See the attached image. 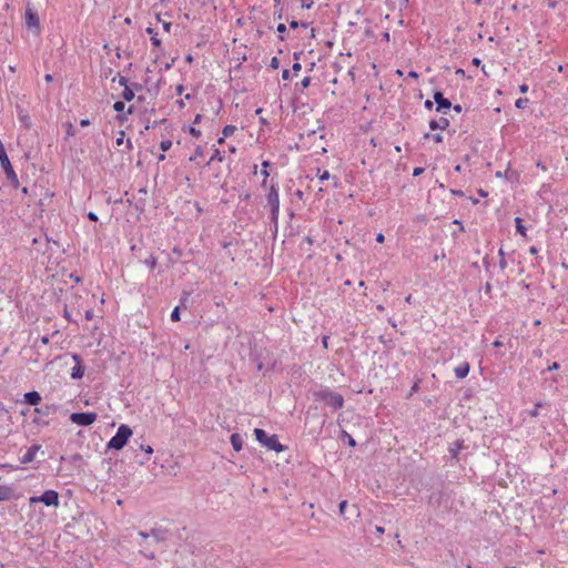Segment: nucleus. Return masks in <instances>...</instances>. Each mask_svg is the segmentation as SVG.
I'll list each match as a JSON object with an SVG mask.
<instances>
[{
	"instance_id": "38",
	"label": "nucleus",
	"mask_w": 568,
	"mask_h": 568,
	"mask_svg": "<svg viewBox=\"0 0 568 568\" xmlns=\"http://www.w3.org/2000/svg\"><path fill=\"white\" fill-rule=\"evenodd\" d=\"M343 434H344V436H346L348 438V445L354 447L356 445L355 439L351 435H348L346 432H343Z\"/></svg>"
},
{
	"instance_id": "23",
	"label": "nucleus",
	"mask_w": 568,
	"mask_h": 568,
	"mask_svg": "<svg viewBox=\"0 0 568 568\" xmlns=\"http://www.w3.org/2000/svg\"><path fill=\"white\" fill-rule=\"evenodd\" d=\"M235 131H236V126H234V125H226V126H224L222 133H223L224 136L227 138V136H231Z\"/></svg>"
},
{
	"instance_id": "54",
	"label": "nucleus",
	"mask_w": 568,
	"mask_h": 568,
	"mask_svg": "<svg viewBox=\"0 0 568 568\" xmlns=\"http://www.w3.org/2000/svg\"><path fill=\"white\" fill-rule=\"evenodd\" d=\"M80 125H81V126H88V125H90V120H88V119H83V120H81V121H80Z\"/></svg>"
},
{
	"instance_id": "24",
	"label": "nucleus",
	"mask_w": 568,
	"mask_h": 568,
	"mask_svg": "<svg viewBox=\"0 0 568 568\" xmlns=\"http://www.w3.org/2000/svg\"><path fill=\"white\" fill-rule=\"evenodd\" d=\"M202 156H203V149H202V146H197L194 151V154L190 158V161H195Z\"/></svg>"
},
{
	"instance_id": "47",
	"label": "nucleus",
	"mask_w": 568,
	"mask_h": 568,
	"mask_svg": "<svg viewBox=\"0 0 568 568\" xmlns=\"http://www.w3.org/2000/svg\"><path fill=\"white\" fill-rule=\"evenodd\" d=\"M92 317H93V311H92V310H88V311L85 312V318H87L88 321H90V320H92Z\"/></svg>"
},
{
	"instance_id": "6",
	"label": "nucleus",
	"mask_w": 568,
	"mask_h": 568,
	"mask_svg": "<svg viewBox=\"0 0 568 568\" xmlns=\"http://www.w3.org/2000/svg\"><path fill=\"white\" fill-rule=\"evenodd\" d=\"M98 418V415L95 413H72L70 415V420L73 424L80 425V426H89L93 424Z\"/></svg>"
},
{
	"instance_id": "46",
	"label": "nucleus",
	"mask_w": 568,
	"mask_h": 568,
	"mask_svg": "<svg viewBox=\"0 0 568 568\" xmlns=\"http://www.w3.org/2000/svg\"><path fill=\"white\" fill-rule=\"evenodd\" d=\"M88 217L91 221H94V222L98 221V215L95 213H93V212H89L88 213Z\"/></svg>"
},
{
	"instance_id": "4",
	"label": "nucleus",
	"mask_w": 568,
	"mask_h": 568,
	"mask_svg": "<svg viewBox=\"0 0 568 568\" xmlns=\"http://www.w3.org/2000/svg\"><path fill=\"white\" fill-rule=\"evenodd\" d=\"M266 199H267V203L271 207V220L274 223H277L278 214H280V196H278V192H277V189L275 187V185H272L270 187V192H268Z\"/></svg>"
},
{
	"instance_id": "58",
	"label": "nucleus",
	"mask_w": 568,
	"mask_h": 568,
	"mask_svg": "<svg viewBox=\"0 0 568 568\" xmlns=\"http://www.w3.org/2000/svg\"><path fill=\"white\" fill-rule=\"evenodd\" d=\"M41 342H42V344L47 345L49 343V337L48 336H43L41 338Z\"/></svg>"
},
{
	"instance_id": "18",
	"label": "nucleus",
	"mask_w": 568,
	"mask_h": 568,
	"mask_svg": "<svg viewBox=\"0 0 568 568\" xmlns=\"http://www.w3.org/2000/svg\"><path fill=\"white\" fill-rule=\"evenodd\" d=\"M122 97L125 101H131L134 98V91L130 87H126L122 92Z\"/></svg>"
},
{
	"instance_id": "22",
	"label": "nucleus",
	"mask_w": 568,
	"mask_h": 568,
	"mask_svg": "<svg viewBox=\"0 0 568 568\" xmlns=\"http://www.w3.org/2000/svg\"><path fill=\"white\" fill-rule=\"evenodd\" d=\"M515 222H516L517 232L520 233L523 236H526V230H525L524 225L521 224V219L516 217Z\"/></svg>"
},
{
	"instance_id": "21",
	"label": "nucleus",
	"mask_w": 568,
	"mask_h": 568,
	"mask_svg": "<svg viewBox=\"0 0 568 568\" xmlns=\"http://www.w3.org/2000/svg\"><path fill=\"white\" fill-rule=\"evenodd\" d=\"M462 449V443L455 442L454 445L449 448V452L454 458H457L458 452Z\"/></svg>"
},
{
	"instance_id": "10",
	"label": "nucleus",
	"mask_w": 568,
	"mask_h": 568,
	"mask_svg": "<svg viewBox=\"0 0 568 568\" xmlns=\"http://www.w3.org/2000/svg\"><path fill=\"white\" fill-rule=\"evenodd\" d=\"M434 100L437 103V111L443 109H450L452 103L448 99L444 98L442 92H435Z\"/></svg>"
},
{
	"instance_id": "63",
	"label": "nucleus",
	"mask_w": 568,
	"mask_h": 568,
	"mask_svg": "<svg viewBox=\"0 0 568 568\" xmlns=\"http://www.w3.org/2000/svg\"><path fill=\"white\" fill-rule=\"evenodd\" d=\"M44 79H45L47 82H51L52 81V75L51 74H47L44 77Z\"/></svg>"
},
{
	"instance_id": "55",
	"label": "nucleus",
	"mask_w": 568,
	"mask_h": 568,
	"mask_svg": "<svg viewBox=\"0 0 568 568\" xmlns=\"http://www.w3.org/2000/svg\"><path fill=\"white\" fill-rule=\"evenodd\" d=\"M282 78L284 80H287L290 78V71L288 70H284L283 73H282Z\"/></svg>"
},
{
	"instance_id": "28",
	"label": "nucleus",
	"mask_w": 568,
	"mask_h": 568,
	"mask_svg": "<svg viewBox=\"0 0 568 568\" xmlns=\"http://www.w3.org/2000/svg\"><path fill=\"white\" fill-rule=\"evenodd\" d=\"M171 320H172L173 322H176V321H179V320H180V307H179V306H176V307L172 311V313H171Z\"/></svg>"
},
{
	"instance_id": "42",
	"label": "nucleus",
	"mask_w": 568,
	"mask_h": 568,
	"mask_svg": "<svg viewBox=\"0 0 568 568\" xmlns=\"http://www.w3.org/2000/svg\"><path fill=\"white\" fill-rule=\"evenodd\" d=\"M123 140H124V132L121 131L120 136L115 141L116 145H121L123 143Z\"/></svg>"
},
{
	"instance_id": "30",
	"label": "nucleus",
	"mask_w": 568,
	"mask_h": 568,
	"mask_svg": "<svg viewBox=\"0 0 568 568\" xmlns=\"http://www.w3.org/2000/svg\"><path fill=\"white\" fill-rule=\"evenodd\" d=\"M125 108V104L124 102L122 101H116L114 104H113V109L116 111V112H122Z\"/></svg>"
},
{
	"instance_id": "3",
	"label": "nucleus",
	"mask_w": 568,
	"mask_h": 568,
	"mask_svg": "<svg viewBox=\"0 0 568 568\" xmlns=\"http://www.w3.org/2000/svg\"><path fill=\"white\" fill-rule=\"evenodd\" d=\"M255 438L263 446L267 447L271 450H275L276 453L283 452L284 446L278 442L276 435H267L263 429L255 428L254 429Z\"/></svg>"
},
{
	"instance_id": "15",
	"label": "nucleus",
	"mask_w": 568,
	"mask_h": 568,
	"mask_svg": "<svg viewBox=\"0 0 568 568\" xmlns=\"http://www.w3.org/2000/svg\"><path fill=\"white\" fill-rule=\"evenodd\" d=\"M231 444H232V447L236 452H240L242 449V445H243V440H242L241 435L240 434H232L231 435Z\"/></svg>"
},
{
	"instance_id": "9",
	"label": "nucleus",
	"mask_w": 568,
	"mask_h": 568,
	"mask_svg": "<svg viewBox=\"0 0 568 568\" xmlns=\"http://www.w3.org/2000/svg\"><path fill=\"white\" fill-rule=\"evenodd\" d=\"M41 448L40 445H32L28 448L21 458L22 464H29L34 460L37 452Z\"/></svg>"
},
{
	"instance_id": "41",
	"label": "nucleus",
	"mask_w": 568,
	"mask_h": 568,
	"mask_svg": "<svg viewBox=\"0 0 568 568\" xmlns=\"http://www.w3.org/2000/svg\"><path fill=\"white\" fill-rule=\"evenodd\" d=\"M285 31H286V26H285L284 23H280V24L277 26V32H278L280 34H283Z\"/></svg>"
},
{
	"instance_id": "39",
	"label": "nucleus",
	"mask_w": 568,
	"mask_h": 568,
	"mask_svg": "<svg viewBox=\"0 0 568 568\" xmlns=\"http://www.w3.org/2000/svg\"><path fill=\"white\" fill-rule=\"evenodd\" d=\"M129 80L125 77H119V84L126 88Z\"/></svg>"
},
{
	"instance_id": "60",
	"label": "nucleus",
	"mask_w": 568,
	"mask_h": 568,
	"mask_svg": "<svg viewBox=\"0 0 568 568\" xmlns=\"http://www.w3.org/2000/svg\"><path fill=\"white\" fill-rule=\"evenodd\" d=\"M473 64L479 65L480 64V60L478 58H474L473 59Z\"/></svg>"
},
{
	"instance_id": "52",
	"label": "nucleus",
	"mask_w": 568,
	"mask_h": 568,
	"mask_svg": "<svg viewBox=\"0 0 568 568\" xmlns=\"http://www.w3.org/2000/svg\"><path fill=\"white\" fill-rule=\"evenodd\" d=\"M559 368V364L558 363H552L549 367H548V371H556Z\"/></svg>"
},
{
	"instance_id": "48",
	"label": "nucleus",
	"mask_w": 568,
	"mask_h": 568,
	"mask_svg": "<svg viewBox=\"0 0 568 568\" xmlns=\"http://www.w3.org/2000/svg\"><path fill=\"white\" fill-rule=\"evenodd\" d=\"M301 69H302V65H301L298 62H296V63H294V64H293V71H294L295 73H297Z\"/></svg>"
},
{
	"instance_id": "53",
	"label": "nucleus",
	"mask_w": 568,
	"mask_h": 568,
	"mask_svg": "<svg viewBox=\"0 0 568 568\" xmlns=\"http://www.w3.org/2000/svg\"><path fill=\"white\" fill-rule=\"evenodd\" d=\"M171 22H163V29L166 31V32H170L171 30Z\"/></svg>"
},
{
	"instance_id": "12",
	"label": "nucleus",
	"mask_w": 568,
	"mask_h": 568,
	"mask_svg": "<svg viewBox=\"0 0 568 568\" xmlns=\"http://www.w3.org/2000/svg\"><path fill=\"white\" fill-rule=\"evenodd\" d=\"M470 366L467 362L462 363L455 367V375L457 378H465L469 373Z\"/></svg>"
},
{
	"instance_id": "16",
	"label": "nucleus",
	"mask_w": 568,
	"mask_h": 568,
	"mask_svg": "<svg viewBox=\"0 0 568 568\" xmlns=\"http://www.w3.org/2000/svg\"><path fill=\"white\" fill-rule=\"evenodd\" d=\"M11 496H12V489L10 487L0 485V501L8 500L11 498Z\"/></svg>"
},
{
	"instance_id": "45",
	"label": "nucleus",
	"mask_w": 568,
	"mask_h": 568,
	"mask_svg": "<svg viewBox=\"0 0 568 568\" xmlns=\"http://www.w3.org/2000/svg\"><path fill=\"white\" fill-rule=\"evenodd\" d=\"M499 266L501 270H505L507 267V261L505 257H501L499 261Z\"/></svg>"
},
{
	"instance_id": "17",
	"label": "nucleus",
	"mask_w": 568,
	"mask_h": 568,
	"mask_svg": "<svg viewBox=\"0 0 568 568\" xmlns=\"http://www.w3.org/2000/svg\"><path fill=\"white\" fill-rule=\"evenodd\" d=\"M19 120L24 125V128L29 129L31 126L30 116L23 111L19 112Z\"/></svg>"
},
{
	"instance_id": "37",
	"label": "nucleus",
	"mask_w": 568,
	"mask_h": 568,
	"mask_svg": "<svg viewBox=\"0 0 568 568\" xmlns=\"http://www.w3.org/2000/svg\"><path fill=\"white\" fill-rule=\"evenodd\" d=\"M141 552H142L146 558H149V559H154V558H155L154 552H153V551L148 552L145 547H144V549H143V550H141Z\"/></svg>"
},
{
	"instance_id": "5",
	"label": "nucleus",
	"mask_w": 568,
	"mask_h": 568,
	"mask_svg": "<svg viewBox=\"0 0 568 568\" xmlns=\"http://www.w3.org/2000/svg\"><path fill=\"white\" fill-rule=\"evenodd\" d=\"M30 504L43 503L45 506H59V494L55 490H45L39 497H30Z\"/></svg>"
},
{
	"instance_id": "43",
	"label": "nucleus",
	"mask_w": 568,
	"mask_h": 568,
	"mask_svg": "<svg viewBox=\"0 0 568 568\" xmlns=\"http://www.w3.org/2000/svg\"><path fill=\"white\" fill-rule=\"evenodd\" d=\"M311 83V79L308 77L304 78L301 82L303 88H307Z\"/></svg>"
},
{
	"instance_id": "56",
	"label": "nucleus",
	"mask_w": 568,
	"mask_h": 568,
	"mask_svg": "<svg viewBox=\"0 0 568 568\" xmlns=\"http://www.w3.org/2000/svg\"><path fill=\"white\" fill-rule=\"evenodd\" d=\"M68 135H74V130H73L72 124L68 125Z\"/></svg>"
},
{
	"instance_id": "1",
	"label": "nucleus",
	"mask_w": 568,
	"mask_h": 568,
	"mask_svg": "<svg viewBox=\"0 0 568 568\" xmlns=\"http://www.w3.org/2000/svg\"><path fill=\"white\" fill-rule=\"evenodd\" d=\"M313 397L315 400L323 402L334 410L342 408L344 405V397L339 393L333 392L328 388L314 390Z\"/></svg>"
},
{
	"instance_id": "25",
	"label": "nucleus",
	"mask_w": 568,
	"mask_h": 568,
	"mask_svg": "<svg viewBox=\"0 0 568 568\" xmlns=\"http://www.w3.org/2000/svg\"><path fill=\"white\" fill-rule=\"evenodd\" d=\"M317 176L321 181H326L331 178V174L327 170H324V171L318 170Z\"/></svg>"
},
{
	"instance_id": "51",
	"label": "nucleus",
	"mask_w": 568,
	"mask_h": 568,
	"mask_svg": "<svg viewBox=\"0 0 568 568\" xmlns=\"http://www.w3.org/2000/svg\"><path fill=\"white\" fill-rule=\"evenodd\" d=\"M519 91H520L521 93H526V92H528V85H527V84H521V85H519Z\"/></svg>"
},
{
	"instance_id": "33",
	"label": "nucleus",
	"mask_w": 568,
	"mask_h": 568,
	"mask_svg": "<svg viewBox=\"0 0 568 568\" xmlns=\"http://www.w3.org/2000/svg\"><path fill=\"white\" fill-rule=\"evenodd\" d=\"M346 507H347V500H343L339 503L338 510L342 516L345 514Z\"/></svg>"
},
{
	"instance_id": "62",
	"label": "nucleus",
	"mask_w": 568,
	"mask_h": 568,
	"mask_svg": "<svg viewBox=\"0 0 568 568\" xmlns=\"http://www.w3.org/2000/svg\"><path fill=\"white\" fill-rule=\"evenodd\" d=\"M201 118H202V115H201V114H197V115L195 116V119H194V123H195V124H196V123H200Z\"/></svg>"
},
{
	"instance_id": "35",
	"label": "nucleus",
	"mask_w": 568,
	"mask_h": 568,
	"mask_svg": "<svg viewBox=\"0 0 568 568\" xmlns=\"http://www.w3.org/2000/svg\"><path fill=\"white\" fill-rule=\"evenodd\" d=\"M300 26H302V27H304V28H306V27H307V24H306V23H304V22L300 23V22H297V21H291V23H290V27H291L292 29H296V28H298Z\"/></svg>"
},
{
	"instance_id": "64",
	"label": "nucleus",
	"mask_w": 568,
	"mask_h": 568,
	"mask_svg": "<svg viewBox=\"0 0 568 568\" xmlns=\"http://www.w3.org/2000/svg\"><path fill=\"white\" fill-rule=\"evenodd\" d=\"M164 159H165L164 152H163V153H161V154L158 156V160H159V161H164Z\"/></svg>"
},
{
	"instance_id": "29",
	"label": "nucleus",
	"mask_w": 568,
	"mask_h": 568,
	"mask_svg": "<svg viewBox=\"0 0 568 568\" xmlns=\"http://www.w3.org/2000/svg\"><path fill=\"white\" fill-rule=\"evenodd\" d=\"M425 138H432L436 143H440L443 141V136L439 133L430 135L429 133L425 134Z\"/></svg>"
},
{
	"instance_id": "26",
	"label": "nucleus",
	"mask_w": 568,
	"mask_h": 568,
	"mask_svg": "<svg viewBox=\"0 0 568 568\" xmlns=\"http://www.w3.org/2000/svg\"><path fill=\"white\" fill-rule=\"evenodd\" d=\"M171 146H172V142L170 140H163L160 143V149L162 150V152H166Z\"/></svg>"
},
{
	"instance_id": "32",
	"label": "nucleus",
	"mask_w": 568,
	"mask_h": 568,
	"mask_svg": "<svg viewBox=\"0 0 568 568\" xmlns=\"http://www.w3.org/2000/svg\"><path fill=\"white\" fill-rule=\"evenodd\" d=\"M151 42L155 48L161 47V40L158 38V34L151 37Z\"/></svg>"
},
{
	"instance_id": "2",
	"label": "nucleus",
	"mask_w": 568,
	"mask_h": 568,
	"mask_svg": "<svg viewBox=\"0 0 568 568\" xmlns=\"http://www.w3.org/2000/svg\"><path fill=\"white\" fill-rule=\"evenodd\" d=\"M131 436L132 429L128 425L122 424L118 428L116 434L109 440L108 448L116 450L122 449Z\"/></svg>"
},
{
	"instance_id": "59",
	"label": "nucleus",
	"mask_w": 568,
	"mask_h": 568,
	"mask_svg": "<svg viewBox=\"0 0 568 568\" xmlns=\"http://www.w3.org/2000/svg\"><path fill=\"white\" fill-rule=\"evenodd\" d=\"M493 345H494L495 347H500V346H503V343H501L500 341H498V339H497V341H495V342L493 343Z\"/></svg>"
},
{
	"instance_id": "57",
	"label": "nucleus",
	"mask_w": 568,
	"mask_h": 568,
	"mask_svg": "<svg viewBox=\"0 0 568 568\" xmlns=\"http://www.w3.org/2000/svg\"><path fill=\"white\" fill-rule=\"evenodd\" d=\"M425 108H426V109H428V110H430V109L433 108V102H432L430 100H427V101L425 102Z\"/></svg>"
},
{
	"instance_id": "8",
	"label": "nucleus",
	"mask_w": 568,
	"mask_h": 568,
	"mask_svg": "<svg viewBox=\"0 0 568 568\" xmlns=\"http://www.w3.org/2000/svg\"><path fill=\"white\" fill-rule=\"evenodd\" d=\"M139 536L148 539L149 537H152L155 542H161L166 539V532L162 529H152L149 534L144 531H140Z\"/></svg>"
},
{
	"instance_id": "13",
	"label": "nucleus",
	"mask_w": 568,
	"mask_h": 568,
	"mask_svg": "<svg viewBox=\"0 0 568 568\" xmlns=\"http://www.w3.org/2000/svg\"><path fill=\"white\" fill-rule=\"evenodd\" d=\"M24 400L29 405H33L34 406V405H38L41 402V396L36 390L29 392V393L24 394Z\"/></svg>"
},
{
	"instance_id": "20",
	"label": "nucleus",
	"mask_w": 568,
	"mask_h": 568,
	"mask_svg": "<svg viewBox=\"0 0 568 568\" xmlns=\"http://www.w3.org/2000/svg\"><path fill=\"white\" fill-rule=\"evenodd\" d=\"M268 165H270V162H268V161H264V162L262 163V168H263V170H262V175L264 176V180H263V182H262V185H263V186H265V185H266V179H267V176L270 175V173H268V171H267Z\"/></svg>"
},
{
	"instance_id": "19",
	"label": "nucleus",
	"mask_w": 568,
	"mask_h": 568,
	"mask_svg": "<svg viewBox=\"0 0 568 568\" xmlns=\"http://www.w3.org/2000/svg\"><path fill=\"white\" fill-rule=\"evenodd\" d=\"M223 160H224V156L221 154V152H220L217 149H215V150L213 151V154L211 155V158H210V160H209L207 164H210V163H211V162H213V161L223 162Z\"/></svg>"
},
{
	"instance_id": "40",
	"label": "nucleus",
	"mask_w": 568,
	"mask_h": 568,
	"mask_svg": "<svg viewBox=\"0 0 568 568\" xmlns=\"http://www.w3.org/2000/svg\"><path fill=\"white\" fill-rule=\"evenodd\" d=\"M141 449L144 450L148 455H151L153 453V448L151 446H144L141 445Z\"/></svg>"
},
{
	"instance_id": "36",
	"label": "nucleus",
	"mask_w": 568,
	"mask_h": 568,
	"mask_svg": "<svg viewBox=\"0 0 568 568\" xmlns=\"http://www.w3.org/2000/svg\"><path fill=\"white\" fill-rule=\"evenodd\" d=\"M190 134H192L193 136L195 138H200L201 136V131L200 130H196L195 128L191 126L190 130H189Z\"/></svg>"
},
{
	"instance_id": "61",
	"label": "nucleus",
	"mask_w": 568,
	"mask_h": 568,
	"mask_svg": "<svg viewBox=\"0 0 568 568\" xmlns=\"http://www.w3.org/2000/svg\"><path fill=\"white\" fill-rule=\"evenodd\" d=\"M146 32H148L149 34H151V37H152V36H154V34H156L152 28H148V29H146Z\"/></svg>"
},
{
	"instance_id": "50",
	"label": "nucleus",
	"mask_w": 568,
	"mask_h": 568,
	"mask_svg": "<svg viewBox=\"0 0 568 568\" xmlns=\"http://www.w3.org/2000/svg\"><path fill=\"white\" fill-rule=\"evenodd\" d=\"M271 67H272V68H275V69L278 67V60H277V58H273V59H272V61H271Z\"/></svg>"
},
{
	"instance_id": "11",
	"label": "nucleus",
	"mask_w": 568,
	"mask_h": 568,
	"mask_svg": "<svg viewBox=\"0 0 568 568\" xmlns=\"http://www.w3.org/2000/svg\"><path fill=\"white\" fill-rule=\"evenodd\" d=\"M449 125V121L446 118H440L438 120H432L429 122V128L432 130H445Z\"/></svg>"
},
{
	"instance_id": "49",
	"label": "nucleus",
	"mask_w": 568,
	"mask_h": 568,
	"mask_svg": "<svg viewBox=\"0 0 568 568\" xmlns=\"http://www.w3.org/2000/svg\"><path fill=\"white\" fill-rule=\"evenodd\" d=\"M384 240H385V236H384L382 233H378V234L376 235V241H377L378 243H383V242H384Z\"/></svg>"
},
{
	"instance_id": "31",
	"label": "nucleus",
	"mask_w": 568,
	"mask_h": 568,
	"mask_svg": "<svg viewBox=\"0 0 568 568\" xmlns=\"http://www.w3.org/2000/svg\"><path fill=\"white\" fill-rule=\"evenodd\" d=\"M145 264L151 268L153 270L156 265V258L153 257V256H150L149 258L145 260Z\"/></svg>"
},
{
	"instance_id": "7",
	"label": "nucleus",
	"mask_w": 568,
	"mask_h": 568,
	"mask_svg": "<svg viewBox=\"0 0 568 568\" xmlns=\"http://www.w3.org/2000/svg\"><path fill=\"white\" fill-rule=\"evenodd\" d=\"M72 359L75 362V366L71 369V378L80 379L84 375V368L82 366L81 356L78 354L72 355Z\"/></svg>"
},
{
	"instance_id": "27",
	"label": "nucleus",
	"mask_w": 568,
	"mask_h": 568,
	"mask_svg": "<svg viewBox=\"0 0 568 568\" xmlns=\"http://www.w3.org/2000/svg\"><path fill=\"white\" fill-rule=\"evenodd\" d=\"M529 100L528 99H517L516 102H515V105L518 108V109H524L527 104H528Z\"/></svg>"
},
{
	"instance_id": "34",
	"label": "nucleus",
	"mask_w": 568,
	"mask_h": 568,
	"mask_svg": "<svg viewBox=\"0 0 568 568\" xmlns=\"http://www.w3.org/2000/svg\"><path fill=\"white\" fill-rule=\"evenodd\" d=\"M541 406H542V404H541V403H537V404H536L535 409H532V410L530 412V416H531V417H537V416H538V414H539V413H538V409H539Z\"/></svg>"
},
{
	"instance_id": "44",
	"label": "nucleus",
	"mask_w": 568,
	"mask_h": 568,
	"mask_svg": "<svg viewBox=\"0 0 568 568\" xmlns=\"http://www.w3.org/2000/svg\"><path fill=\"white\" fill-rule=\"evenodd\" d=\"M423 172H424V169H423V168H415V169H414V171H413V175H414V176H418V175H420Z\"/></svg>"
},
{
	"instance_id": "14",
	"label": "nucleus",
	"mask_w": 568,
	"mask_h": 568,
	"mask_svg": "<svg viewBox=\"0 0 568 568\" xmlns=\"http://www.w3.org/2000/svg\"><path fill=\"white\" fill-rule=\"evenodd\" d=\"M26 22L29 28L39 26V18L36 13L31 11L26 12Z\"/></svg>"
}]
</instances>
